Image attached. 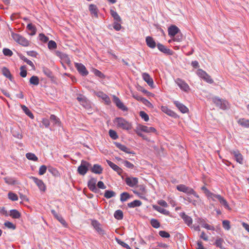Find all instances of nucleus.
<instances>
[{"instance_id":"22","label":"nucleus","mask_w":249,"mask_h":249,"mask_svg":"<svg viewBox=\"0 0 249 249\" xmlns=\"http://www.w3.org/2000/svg\"><path fill=\"white\" fill-rule=\"evenodd\" d=\"M174 104L182 113H185L189 111L188 108L178 101H174Z\"/></svg>"},{"instance_id":"1","label":"nucleus","mask_w":249,"mask_h":249,"mask_svg":"<svg viewBox=\"0 0 249 249\" xmlns=\"http://www.w3.org/2000/svg\"><path fill=\"white\" fill-rule=\"evenodd\" d=\"M114 123L117 127L123 130H129L132 126L130 123L122 117H117L114 120Z\"/></svg>"},{"instance_id":"5","label":"nucleus","mask_w":249,"mask_h":249,"mask_svg":"<svg viewBox=\"0 0 249 249\" xmlns=\"http://www.w3.org/2000/svg\"><path fill=\"white\" fill-rule=\"evenodd\" d=\"M91 166V164L84 160H82L80 165L78 167L77 172L82 176H84L88 171L89 168Z\"/></svg>"},{"instance_id":"10","label":"nucleus","mask_w":249,"mask_h":249,"mask_svg":"<svg viewBox=\"0 0 249 249\" xmlns=\"http://www.w3.org/2000/svg\"><path fill=\"white\" fill-rule=\"evenodd\" d=\"M91 225L99 234L104 235L106 234L105 230L102 228L101 224L98 221L92 220Z\"/></svg>"},{"instance_id":"20","label":"nucleus","mask_w":249,"mask_h":249,"mask_svg":"<svg viewBox=\"0 0 249 249\" xmlns=\"http://www.w3.org/2000/svg\"><path fill=\"white\" fill-rule=\"evenodd\" d=\"M180 216L183 219L185 223L189 227H190L192 225V218L190 216L186 214L185 213H181L180 214Z\"/></svg>"},{"instance_id":"46","label":"nucleus","mask_w":249,"mask_h":249,"mask_svg":"<svg viewBox=\"0 0 249 249\" xmlns=\"http://www.w3.org/2000/svg\"><path fill=\"white\" fill-rule=\"evenodd\" d=\"M150 224L153 228L156 229L159 228L160 226V222L157 219L154 218L150 220Z\"/></svg>"},{"instance_id":"28","label":"nucleus","mask_w":249,"mask_h":249,"mask_svg":"<svg viewBox=\"0 0 249 249\" xmlns=\"http://www.w3.org/2000/svg\"><path fill=\"white\" fill-rule=\"evenodd\" d=\"M161 110L162 111L165 113L166 114L169 115V116L176 118L177 116V114L176 113H175L173 111L171 110L170 109L166 107H161Z\"/></svg>"},{"instance_id":"45","label":"nucleus","mask_w":249,"mask_h":249,"mask_svg":"<svg viewBox=\"0 0 249 249\" xmlns=\"http://www.w3.org/2000/svg\"><path fill=\"white\" fill-rule=\"evenodd\" d=\"M26 158L31 160L34 161H37L38 160V158L35 155V154L32 153H28L26 154Z\"/></svg>"},{"instance_id":"62","label":"nucleus","mask_w":249,"mask_h":249,"mask_svg":"<svg viewBox=\"0 0 249 249\" xmlns=\"http://www.w3.org/2000/svg\"><path fill=\"white\" fill-rule=\"evenodd\" d=\"M159 234L161 237L163 238H169L170 237V234L164 231H160Z\"/></svg>"},{"instance_id":"21","label":"nucleus","mask_w":249,"mask_h":249,"mask_svg":"<svg viewBox=\"0 0 249 249\" xmlns=\"http://www.w3.org/2000/svg\"><path fill=\"white\" fill-rule=\"evenodd\" d=\"M125 182L127 185L130 187H134L138 183V180L137 178L127 177L125 178Z\"/></svg>"},{"instance_id":"35","label":"nucleus","mask_w":249,"mask_h":249,"mask_svg":"<svg viewBox=\"0 0 249 249\" xmlns=\"http://www.w3.org/2000/svg\"><path fill=\"white\" fill-rule=\"evenodd\" d=\"M50 121L53 123L54 125L60 126L61 122L59 119L55 115L52 114L50 117Z\"/></svg>"},{"instance_id":"55","label":"nucleus","mask_w":249,"mask_h":249,"mask_svg":"<svg viewBox=\"0 0 249 249\" xmlns=\"http://www.w3.org/2000/svg\"><path fill=\"white\" fill-rule=\"evenodd\" d=\"M140 116L146 122L149 120L148 115L143 111H141L140 112Z\"/></svg>"},{"instance_id":"63","label":"nucleus","mask_w":249,"mask_h":249,"mask_svg":"<svg viewBox=\"0 0 249 249\" xmlns=\"http://www.w3.org/2000/svg\"><path fill=\"white\" fill-rule=\"evenodd\" d=\"M51 213L54 217L59 221L61 220V219L63 218L61 215L58 214L57 212L54 210H51Z\"/></svg>"},{"instance_id":"58","label":"nucleus","mask_w":249,"mask_h":249,"mask_svg":"<svg viewBox=\"0 0 249 249\" xmlns=\"http://www.w3.org/2000/svg\"><path fill=\"white\" fill-rule=\"evenodd\" d=\"M222 225L223 227L226 230H229L231 228L230 222L228 220H225L223 221Z\"/></svg>"},{"instance_id":"7","label":"nucleus","mask_w":249,"mask_h":249,"mask_svg":"<svg viewBox=\"0 0 249 249\" xmlns=\"http://www.w3.org/2000/svg\"><path fill=\"white\" fill-rule=\"evenodd\" d=\"M196 74L199 77L209 83L212 84L213 82L211 76L205 71L202 69H198L197 71Z\"/></svg>"},{"instance_id":"36","label":"nucleus","mask_w":249,"mask_h":249,"mask_svg":"<svg viewBox=\"0 0 249 249\" xmlns=\"http://www.w3.org/2000/svg\"><path fill=\"white\" fill-rule=\"evenodd\" d=\"M89 10L91 15H93L96 18L98 17V9L95 5L90 4L89 6Z\"/></svg>"},{"instance_id":"4","label":"nucleus","mask_w":249,"mask_h":249,"mask_svg":"<svg viewBox=\"0 0 249 249\" xmlns=\"http://www.w3.org/2000/svg\"><path fill=\"white\" fill-rule=\"evenodd\" d=\"M212 100L213 104H214L217 107L223 110L227 109L229 104L227 101L217 97L212 98Z\"/></svg>"},{"instance_id":"2","label":"nucleus","mask_w":249,"mask_h":249,"mask_svg":"<svg viewBox=\"0 0 249 249\" xmlns=\"http://www.w3.org/2000/svg\"><path fill=\"white\" fill-rule=\"evenodd\" d=\"M11 36L13 39L20 45L24 47H28L30 45V42L21 35L11 31Z\"/></svg>"},{"instance_id":"51","label":"nucleus","mask_w":249,"mask_h":249,"mask_svg":"<svg viewBox=\"0 0 249 249\" xmlns=\"http://www.w3.org/2000/svg\"><path fill=\"white\" fill-rule=\"evenodd\" d=\"M48 47L49 49L53 50L56 48L57 45L54 41L51 40L48 42Z\"/></svg>"},{"instance_id":"3","label":"nucleus","mask_w":249,"mask_h":249,"mask_svg":"<svg viewBox=\"0 0 249 249\" xmlns=\"http://www.w3.org/2000/svg\"><path fill=\"white\" fill-rule=\"evenodd\" d=\"M177 189L180 191L188 195H193L196 197L199 198V196L196 192L192 188L188 187L184 184H179L177 186Z\"/></svg>"},{"instance_id":"59","label":"nucleus","mask_w":249,"mask_h":249,"mask_svg":"<svg viewBox=\"0 0 249 249\" xmlns=\"http://www.w3.org/2000/svg\"><path fill=\"white\" fill-rule=\"evenodd\" d=\"M39 39L44 43H46L49 40V38L43 34H39Z\"/></svg>"},{"instance_id":"15","label":"nucleus","mask_w":249,"mask_h":249,"mask_svg":"<svg viewBox=\"0 0 249 249\" xmlns=\"http://www.w3.org/2000/svg\"><path fill=\"white\" fill-rule=\"evenodd\" d=\"M231 154L234 156V159L237 162L240 164L243 163V156L238 150L231 151Z\"/></svg>"},{"instance_id":"31","label":"nucleus","mask_w":249,"mask_h":249,"mask_svg":"<svg viewBox=\"0 0 249 249\" xmlns=\"http://www.w3.org/2000/svg\"><path fill=\"white\" fill-rule=\"evenodd\" d=\"M27 29L31 32L29 33L30 36H34L36 33V28L35 25L32 23H29L27 26Z\"/></svg>"},{"instance_id":"19","label":"nucleus","mask_w":249,"mask_h":249,"mask_svg":"<svg viewBox=\"0 0 249 249\" xmlns=\"http://www.w3.org/2000/svg\"><path fill=\"white\" fill-rule=\"evenodd\" d=\"M108 165L114 171H115L119 175H121L123 172V170L118 165L113 163L112 161L107 160Z\"/></svg>"},{"instance_id":"37","label":"nucleus","mask_w":249,"mask_h":249,"mask_svg":"<svg viewBox=\"0 0 249 249\" xmlns=\"http://www.w3.org/2000/svg\"><path fill=\"white\" fill-rule=\"evenodd\" d=\"M42 71L44 74L47 76L48 77L53 79L54 78V76L52 71L46 67H43L42 69Z\"/></svg>"},{"instance_id":"29","label":"nucleus","mask_w":249,"mask_h":249,"mask_svg":"<svg viewBox=\"0 0 249 249\" xmlns=\"http://www.w3.org/2000/svg\"><path fill=\"white\" fill-rule=\"evenodd\" d=\"M152 207L155 210L165 215H169L170 214V212L160 207V206L156 205H153Z\"/></svg>"},{"instance_id":"53","label":"nucleus","mask_w":249,"mask_h":249,"mask_svg":"<svg viewBox=\"0 0 249 249\" xmlns=\"http://www.w3.org/2000/svg\"><path fill=\"white\" fill-rule=\"evenodd\" d=\"M4 225L6 227H7L9 229H10L15 230L16 228V225H15L12 223H11V222H9V221L5 222L4 223Z\"/></svg>"},{"instance_id":"8","label":"nucleus","mask_w":249,"mask_h":249,"mask_svg":"<svg viewBox=\"0 0 249 249\" xmlns=\"http://www.w3.org/2000/svg\"><path fill=\"white\" fill-rule=\"evenodd\" d=\"M76 99L80 104L85 108H89L90 107V103L89 101L88 100V99L83 94H78Z\"/></svg>"},{"instance_id":"16","label":"nucleus","mask_w":249,"mask_h":249,"mask_svg":"<svg viewBox=\"0 0 249 249\" xmlns=\"http://www.w3.org/2000/svg\"><path fill=\"white\" fill-rule=\"evenodd\" d=\"M138 129L145 133H156L157 130L153 127H148L143 125H139Z\"/></svg>"},{"instance_id":"41","label":"nucleus","mask_w":249,"mask_h":249,"mask_svg":"<svg viewBox=\"0 0 249 249\" xmlns=\"http://www.w3.org/2000/svg\"><path fill=\"white\" fill-rule=\"evenodd\" d=\"M30 84L34 86H37L39 83V78L37 76H32L29 80Z\"/></svg>"},{"instance_id":"38","label":"nucleus","mask_w":249,"mask_h":249,"mask_svg":"<svg viewBox=\"0 0 249 249\" xmlns=\"http://www.w3.org/2000/svg\"><path fill=\"white\" fill-rule=\"evenodd\" d=\"M2 72L3 75H4L11 81H12L13 77L9 69L6 67H3L2 69Z\"/></svg>"},{"instance_id":"49","label":"nucleus","mask_w":249,"mask_h":249,"mask_svg":"<svg viewBox=\"0 0 249 249\" xmlns=\"http://www.w3.org/2000/svg\"><path fill=\"white\" fill-rule=\"evenodd\" d=\"M8 198L12 201H16L18 200V196L17 194L10 192L8 194Z\"/></svg>"},{"instance_id":"24","label":"nucleus","mask_w":249,"mask_h":249,"mask_svg":"<svg viewBox=\"0 0 249 249\" xmlns=\"http://www.w3.org/2000/svg\"><path fill=\"white\" fill-rule=\"evenodd\" d=\"M143 79L147 83V84L150 87H153L154 82L152 78L150 75L147 73H143L142 74Z\"/></svg>"},{"instance_id":"33","label":"nucleus","mask_w":249,"mask_h":249,"mask_svg":"<svg viewBox=\"0 0 249 249\" xmlns=\"http://www.w3.org/2000/svg\"><path fill=\"white\" fill-rule=\"evenodd\" d=\"M142 202L139 200H135L133 201L127 203V206L129 208H134L141 206Z\"/></svg>"},{"instance_id":"26","label":"nucleus","mask_w":249,"mask_h":249,"mask_svg":"<svg viewBox=\"0 0 249 249\" xmlns=\"http://www.w3.org/2000/svg\"><path fill=\"white\" fill-rule=\"evenodd\" d=\"M97 96L102 98L107 105H109L111 103V101L109 97L103 92H98L97 93Z\"/></svg>"},{"instance_id":"50","label":"nucleus","mask_w":249,"mask_h":249,"mask_svg":"<svg viewBox=\"0 0 249 249\" xmlns=\"http://www.w3.org/2000/svg\"><path fill=\"white\" fill-rule=\"evenodd\" d=\"M26 67L25 65L22 66L20 68V75L22 77H25L27 75V71H26Z\"/></svg>"},{"instance_id":"56","label":"nucleus","mask_w":249,"mask_h":249,"mask_svg":"<svg viewBox=\"0 0 249 249\" xmlns=\"http://www.w3.org/2000/svg\"><path fill=\"white\" fill-rule=\"evenodd\" d=\"M47 171V166L45 165H41L39 169L38 174L39 175H44Z\"/></svg>"},{"instance_id":"6","label":"nucleus","mask_w":249,"mask_h":249,"mask_svg":"<svg viewBox=\"0 0 249 249\" xmlns=\"http://www.w3.org/2000/svg\"><path fill=\"white\" fill-rule=\"evenodd\" d=\"M175 82L182 90L186 92L190 91V87L184 80L180 78H177L175 80Z\"/></svg>"},{"instance_id":"52","label":"nucleus","mask_w":249,"mask_h":249,"mask_svg":"<svg viewBox=\"0 0 249 249\" xmlns=\"http://www.w3.org/2000/svg\"><path fill=\"white\" fill-rule=\"evenodd\" d=\"M5 181L6 183L11 185H14L16 183V180L12 178H5Z\"/></svg>"},{"instance_id":"34","label":"nucleus","mask_w":249,"mask_h":249,"mask_svg":"<svg viewBox=\"0 0 249 249\" xmlns=\"http://www.w3.org/2000/svg\"><path fill=\"white\" fill-rule=\"evenodd\" d=\"M172 39H170L168 41L169 43H171L173 41L177 42L181 41L183 39V36L181 33L180 32L179 33H178V34H176L174 37H172Z\"/></svg>"},{"instance_id":"60","label":"nucleus","mask_w":249,"mask_h":249,"mask_svg":"<svg viewBox=\"0 0 249 249\" xmlns=\"http://www.w3.org/2000/svg\"><path fill=\"white\" fill-rule=\"evenodd\" d=\"M3 53L4 55L7 56H11L13 55L12 51L7 48H4L3 49Z\"/></svg>"},{"instance_id":"30","label":"nucleus","mask_w":249,"mask_h":249,"mask_svg":"<svg viewBox=\"0 0 249 249\" xmlns=\"http://www.w3.org/2000/svg\"><path fill=\"white\" fill-rule=\"evenodd\" d=\"M237 123L242 127L249 128V119L241 118L238 120Z\"/></svg>"},{"instance_id":"25","label":"nucleus","mask_w":249,"mask_h":249,"mask_svg":"<svg viewBox=\"0 0 249 249\" xmlns=\"http://www.w3.org/2000/svg\"><path fill=\"white\" fill-rule=\"evenodd\" d=\"M116 146L121 150L128 154H134L132 151H130L125 145L122 144L121 143L117 142H114Z\"/></svg>"},{"instance_id":"40","label":"nucleus","mask_w":249,"mask_h":249,"mask_svg":"<svg viewBox=\"0 0 249 249\" xmlns=\"http://www.w3.org/2000/svg\"><path fill=\"white\" fill-rule=\"evenodd\" d=\"M21 107L24 113L30 118L33 119L34 118L33 114L26 106L25 105H21Z\"/></svg>"},{"instance_id":"61","label":"nucleus","mask_w":249,"mask_h":249,"mask_svg":"<svg viewBox=\"0 0 249 249\" xmlns=\"http://www.w3.org/2000/svg\"><path fill=\"white\" fill-rule=\"evenodd\" d=\"M116 241L119 244L121 245L124 248H125L127 249H131L130 247H129V246L128 244L124 243V242L121 241V240L116 239Z\"/></svg>"},{"instance_id":"54","label":"nucleus","mask_w":249,"mask_h":249,"mask_svg":"<svg viewBox=\"0 0 249 249\" xmlns=\"http://www.w3.org/2000/svg\"><path fill=\"white\" fill-rule=\"evenodd\" d=\"M93 71L94 74L96 76H98L99 78H104L105 77L104 74L101 71H99L97 69H94Z\"/></svg>"},{"instance_id":"57","label":"nucleus","mask_w":249,"mask_h":249,"mask_svg":"<svg viewBox=\"0 0 249 249\" xmlns=\"http://www.w3.org/2000/svg\"><path fill=\"white\" fill-rule=\"evenodd\" d=\"M121 22L114 21L113 24V28L117 31H120L122 28Z\"/></svg>"},{"instance_id":"12","label":"nucleus","mask_w":249,"mask_h":249,"mask_svg":"<svg viewBox=\"0 0 249 249\" xmlns=\"http://www.w3.org/2000/svg\"><path fill=\"white\" fill-rule=\"evenodd\" d=\"M75 67L79 73L82 76H87L89 72L86 69L85 66L81 63H75Z\"/></svg>"},{"instance_id":"17","label":"nucleus","mask_w":249,"mask_h":249,"mask_svg":"<svg viewBox=\"0 0 249 249\" xmlns=\"http://www.w3.org/2000/svg\"><path fill=\"white\" fill-rule=\"evenodd\" d=\"M113 102L119 109L123 111H126L127 110V107L124 105L120 99L116 96H114L113 97Z\"/></svg>"},{"instance_id":"43","label":"nucleus","mask_w":249,"mask_h":249,"mask_svg":"<svg viewBox=\"0 0 249 249\" xmlns=\"http://www.w3.org/2000/svg\"><path fill=\"white\" fill-rule=\"evenodd\" d=\"M115 193L112 190H106L104 194V197L106 198H110L115 196Z\"/></svg>"},{"instance_id":"11","label":"nucleus","mask_w":249,"mask_h":249,"mask_svg":"<svg viewBox=\"0 0 249 249\" xmlns=\"http://www.w3.org/2000/svg\"><path fill=\"white\" fill-rule=\"evenodd\" d=\"M157 47L160 52L165 54L172 55L174 53V52L172 50L167 48L165 46L160 43H157Z\"/></svg>"},{"instance_id":"48","label":"nucleus","mask_w":249,"mask_h":249,"mask_svg":"<svg viewBox=\"0 0 249 249\" xmlns=\"http://www.w3.org/2000/svg\"><path fill=\"white\" fill-rule=\"evenodd\" d=\"M108 133L110 137L113 140H116L118 138V135L115 130L110 129Z\"/></svg>"},{"instance_id":"27","label":"nucleus","mask_w":249,"mask_h":249,"mask_svg":"<svg viewBox=\"0 0 249 249\" xmlns=\"http://www.w3.org/2000/svg\"><path fill=\"white\" fill-rule=\"evenodd\" d=\"M225 243L224 240L223 238L219 237H217L215 240L213 245L216 247L219 248L220 249H225L223 247V244Z\"/></svg>"},{"instance_id":"18","label":"nucleus","mask_w":249,"mask_h":249,"mask_svg":"<svg viewBox=\"0 0 249 249\" xmlns=\"http://www.w3.org/2000/svg\"><path fill=\"white\" fill-rule=\"evenodd\" d=\"M145 42L147 46L151 49L155 48L157 45L154 38L150 36L146 37Z\"/></svg>"},{"instance_id":"14","label":"nucleus","mask_w":249,"mask_h":249,"mask_svg":"<svg viewBox=\"0 0 249 249\" xmlns=\"http://www.w3.org/2000/svg\"><path fill=\"white\" fill-rule=\"evenodd\" d=\"M179 29L175 25H171L168 29V35L171 37H174L180 32Z\"/></svg>"},{"instance_id":"47","label":"nucleus","mask_w":249,"mask_h":249,"mask_svg":"<svg viewBox=\"0 0 249 249\" xmlns=\"http://www.w3.org/2000/svg\"><path fill=\"white\" fill-rule=\"evenodd\" d=\"M218 197H219V199L218 200H219L220 203L221 205H223L226 208L229 209V205H228V203L227 200L222 196H218Z\"/></svg>"},{"instance_id":"64","label":"nucleus","mask_w":249,"mask_h":249,"mask_svg":"<svg viewBox=\"0 0 249 249\" xmlns=\"http://www.w3.org/2000/svg\"><path fill=\"white\" fill-rule=\"evenodd\" d=\"M124 165L128 168L133 169L134 165L128 160H124L123 161Z\"/></svg>"},{"instance_id":"44","label":"nucleus","mask_w":249,"mask_h":249,"mask_svg":"<svg viewBox=\"0 0 249 249\" xmlns=\"http://www.w3.org/2000/svg\"><path fill=\"white\" fill-rule=\"evenodd\" d=\"M130 198V195L127 192H124L120 195V200L122 202L126 201L128 199Z\"/></svg>"},{"instance_id":"23","label":"nucleus","mask_w":249,"mask_h":249,"mask_svg":"<svg viewBox=\"0 0 249 249\" xmlns=\"http://www.w3.org/2000/svg\"><path fill=\"white\" fill-rule=\"evenodd\" d=\"M90 171L94 174H101L103 172V168L98 164H95L92 167L90 166Z\"/></svg>"},{"instance_id":"13","label":"nucleus","mask_w":249,"mask_h":249,"mask_svg":"<svg viewBox=\"0 0 249 249\" xmlns=\"http://www.w3.org/2000/svg\"><path fill=\"white\" fill-rule=\"evenodd\" d=\"M31 178L34 181V182L38 186L39 189L42 192H45L46 189V185L43 182V181L41 179L37 178L35 177H32Z\"/></svg>"},{"instance_id":"32","label":"nucleus","mask_w":249,"mask_h":249,"mask_svg":"<svg viewBox=\"0 0 249 249\" xmlns=\"http://www.w3.org/2000/svg\"><path fill=\"white\" fill-rule=\"evenodd\" d=\"M9 215L14 219H18L21 217L20 213L15 209L10 210Z\"/></svg>"},{"instance_id":"9","label":"nucleus","mask_w":249,"mask_h":249,"mask_svg":"<svg viewBox=\"0 0 249 249\" xmlns=\"http://www.w3.org/2000/svg\"><path fill=\"white\" fill-rule=\"evenodd\" d=\"M97 179L95 178H91L88 182V187L89 189L95 193H98L99 190L97 189L96 186Z\"/></svg>"},{"instance_id":"39","label":"nucleus","mask_w":249,"mask_h":249,"mask_svg":"<svg viewBox=\"0 0 249 249\" xmlns=\"http://www.w3.org/2000/svg\"><path fill=\"white\" fill-rule=\"evenodd\" d=\"M110 15H111V16L113 18L114 20L115 21H117L119 22H122V19H121V17H120V16L118 14V13L116 11L111 9V10H110Z\"/></svg>"},{"instance_id":"42","label":"nucleus","mask_w":249,"mask_h":249,"mask_svg":"<svg viewBox=\"0 0 249 249\" xmlns=\"http://www.w3.org/2000/svg\"><path fill=\"white\" fill-rule=\"evenodd\" d=\"M114 216L117 220H122L124 217L123 212L122 210H118L115 212Z\"/></svg>"}]
</instances>
